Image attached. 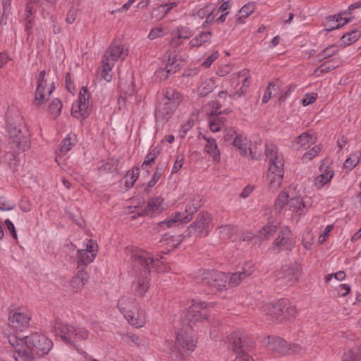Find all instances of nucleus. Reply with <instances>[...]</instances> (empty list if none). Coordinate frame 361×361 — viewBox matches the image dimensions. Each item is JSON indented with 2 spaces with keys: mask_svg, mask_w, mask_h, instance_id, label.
Returning a JSON list of instances; mask_svg holds the SVG:
<instances>
[{
  "mask_svg": "<svg viewBox=\"0 0 361 361\" xmlns=\"http://www.w3.org/2000/svg\"><path fill=\"white\" fill-rule=\"evenodd\" d=\"M120 87L121 90L123 92L124 97L121 96L118 99V102H120L121 99L125 101L128 97H132L135 94V89L133 81H131L130 85L128 86L126 84L121 82Z\"/></svg>",
  "mask_w": 361,
  "mask_h": 361,
  "instance_id": "49530a36",
  "label": "nucleus"
},
{
  "mask_svg": "<svg viewBox=\"0 0 361 361\" xmlns=\"http://www.w3.org/2000/svg\"><path fill=\"white\" fill-rule=\"evenodd\" d=\"M11 148L13 149V152H6L5 154V159L6 161L8 162V165L11 167L12 166H16L17 164L16 154L20 151L18 150L16 146L14 145H11Z\"/></svg>",
  "mask_w": 361,
  "mask_h": 361,
  "instance_id": "3c124183",
  "label": "nucleus"
},
{
  "mask_svg": "<svg viewBox=\"0 0 361 361\" xmlns=\"http://www.w3.org/2000/svg\"><path fill=\"white\" fill-rule=\"evenodd\" d=\"M152 15L155 16L157 18L161 19L166 16L164 7L160 5L155 8L152 11Z\"/></svg>",
  "mask_w": 361,
  "mask_h": 361,
  "instance_id": "774afa93",
  "label": "nucleus"
},
{
  "mask_svg": "<svg viewBox=\"0 0 361 361\" xmlns=\"http://www.w3.org/2000/svg\"><path fill=\"white\" fill-rule=\"evenodd\" d=\"M46 75L47 71H42L37 78V88L34 103L37 106L44 104L55 89L54 82L48 87Z\"/></svg>",
  "mask_w": 361,
  "mask_h": 361,
  "instance_id": "1a4fd4ad",
  "label": "nucleus"
},
{
  "mask_svg": "<svg viewBox=\"0 0 361 361\" xmlns=\"http://www.w3.org/2000/svg\"><path fill=\"white\" fill-rule=\"evenodd\" d=\"M268 345L271 350L281 355H290L292 354H302L304 353L302 348L298 344H288L280 337H268Z\"/></svg>",
  "mask_w": 361,
  "mask_h": 361,
  "instance_id": "6e6552de",
  "label": "nucleus"
},
{
  "mask_svg": "<svg viewBox=\"0 0 361 361\" xmlns=\"http://www.w3.org/2000/svg\"><path fill=\"white\" fill-rule=\"evenodd\" d=\"M210 215L208 213L199 214L196 220L188 228V235L195 237H205L209 233Z\"/></svg>",
  "mask_w": 361,
  "mask_h": 361,
  "instance_id": "f8f14e48",
  "label": "nucleus"
},
{
  "mask_svg": "<svg viewBox=\"0 0 361 361\" xmlns=\"http://www.w3.org/2000/svg\"><path fill=\"white\" fill-rule=\"evenodd\" d=\"M214 81L211 79H207L202 82L198 87V92L202 97L206 96L212 91L214 87Z\"/></svg>",
  "mask_w": 361,
  "mask_h": 361,
  "instance_id": "09e8293b",
  "label": "nucleus"
},
{
  "mask_svg": "<svg viewBox=\"0 0 361 361\" xmlns=\"http://www.w3.org/2000/svg\"><path fill=\"white\" fill-rule=\"evenodd\" d=\"M118 308L124 317H129L132 312L137 307L135 299L134 298L123 296L118 300Z\"/></svg>",
  "mask_w": 361,
  "mask_h": 361,
  "instance_id": "a878e982",
  "label": "nucleus"
},
{
  "mask_svg": "<svg viewBox=\"0 0 361 361\" xmlns=\"http://www.w3.org/2000/svg\"><path fill=\"white\" fill-rule=\"evenodd\" d=\"M360 347H354L343 354L342 361H357L361 357Z\"/></svg>",
  "mask_w": 361,
  "mask_h": 361,
  "instance_id": "37998d69",
  "label": "nucleus"
},
{
  "mask_svg": "<svg viewBox=\"0 0 361 361\" xmlns=\"http://www.w3.org/2000/svg\"><path fill=\"white\" fill-rule=\"evenodd\" d=\"M317 141V137L314 133H303L299 135L295 140L294 145H296V148L299 149L301 147H310L314 144Z\"/></svg>",
  "mask_w": 361,
  "mask_h": 361,
  "instance_id": "7c9ffc66",
  "label": "nucleus"
},
{
  "mask_svg": "<svg viewBox=\"0 0 361 361\" xmlns=\"http://www.w3.org/2000/svg\"><path fill=\"white\" fill-rule=\"evenodd\" d=\"M295 243L291 231L285 227L280 230L277 238L274 242L273 247L279 251L289 250L293 247Z\"/></svg>",
  "mask_w": 361,
  "mask_h": 361,
  "instance_id": "f3484780",
  "label": "nucleus"
},
{
  "mask_svg": "<svg viewBox=\"0 0 361 361\" xmlns=\"http://www.w3.org/2000/svg\"><path fill=\"white\" fill-rule=\"evenodd\" d=\"M233 145L238 149L242 156L250 155L253 159L250 142L246 137H243L242 135H236L233 140Z\"/></svg>",
  "mask_w": 361,
  "mask_h": 361,
  "instance_id": "c85d7f7f",
  "label": "nucleus"
},
{
  "mask_svg": "<svg viewBox=\"0 0 361 361\" xmlns=\"http://www.w3.org/2000/svg\"><path fill=\"white\" fill-rule=\"evenodd\" d=\"M31 319L30 312L25 307L11 309L8 313V324L13 329L22 331L28 327Z\"/></svg>",
  "mask_w": 361,
  "mask_h": 361,
  "instance_id": "9b49d317",
  "label": "nucleus"
},
{
  "mask_svg": "<svg viewBox=\"0 0 361 361\" xmlns=\"http://www.w3.org/2000/svg\"><path fill=\"white\" fill-rule=\"evenodd\" d=\"M283 307H286V300H281L276 303L264 305L262 312L273 319H282L284 314Z\"/></svg>",
  "mask_w": 361,
  "mask_h": 361,
  "instance_id": "412c9836",
  "label": "nucleus"
},
{
  "mask_svg": "<svg viewBox=\"0 0 361 361\" xmlns=\"http://www.w3.org/2000/svg\"><path fill=\"white\" fill-rule=\"evenodd\" d=\"M159 153V151L154 148L152 149L146 156L145 161L142 163V167L143 169L147 168V166L153 162Z\"/></svg>",
  "mask_w": 361,
  "mask_h": 361,
  "instance_id": "bf43d9fd",
  "label": "nucleus"
},
{
  "mask_svg": "<svg viewBox=\"0 0 361 361\" xmlns=\"http://www.w3.org/2000/svg\"><path fill=\"white\" fill-rule=\"evenodd\" d=\"M78 269L79 270L76 276H74L71 281V286L77 290L82 288L89 279V276L87 273L84 271V268L81 267V269Z\"/></svg>",
  "mask_w": 361,
  "mask_h": 361,
  "instance_id": "473e14b6",
  "label": "nucleus"
},
{
  "mask_svg": "<svg viewBox=\"0 0 361 361\" xmlns=\"http://www.w3.org/2000/svg\"><path fill=\"white\" fill-rule=\"evenodd\" d=\"M176 339L183 348L187 350L192 351L196 347L197 341L192 331L180 330L177 334Z\"/></svg>",
  "mask_w": 361,
  "mask_h": 361,
  "instance_id": "5701e85b",
  "label": "nucleus"
},
{
  "mask_svg": "<svg viewBox=\"0 0 361 361\" xmlns=\"http://www.w3.org/2000/svg\"><path fill=\"white\" fill-rule=\"evenodd\" d=\"M265 154L269 161H271L274 159H282L278 156V148L274 145L267 146L265 149Z\"/></svg>",
  "mask_w": 361,
  "mask_h": 361,
  "instance_id": "864d4df0",
  "label": "nucleus"
},
{
  "mask_svg": "<svg viewBox=\"0 0 361 361\" xmlns=\"http://www.w3.org/2000/svg\"><path fill=\"white\" fill-rule=\"evenodd\" d=\"M90 111V94L86 87H82L79 92L78 100L72 106L71 114L78 119H84L89 116Z\"/></svg>",
  "mask_w": 361,
  "mask_h": 361,
  "instance_id": "0eeeda50",
  "label": "nucleus"
},
{
  "mask_svg": "<svg viewBox=\"0 0 361 361\" xmlns=\"http://www.w3.org/2000/svg\"><path fill=\"white\" fill-rule=\"evenodd\" d=\"M300 276L299 270L294 266H284L276 274L277 280L282 281L285 284H293Z\"/></svg>",
  "mask_w": 361,
  "mask_h": 361,
  "instance_id": "6ab92c4d",
  "label": "nucleus"
},
{
  "mask_svg": "<svg viewBox=\"0 0 361 361\" xmlns=\"http://www.w3.org/2000/svg\"><path fill=\"white\" fill-rule=\"evenodd\" d=\"M8 341L12 347H16V344L18 343V345H22V348H24L25 351H30L32 354H47L53 346L51 340L38 333H33L23 338H19L16 335H10L8 336Z\"/></svg>",
  "mask_w": 361,
  "mask_h": 361,
  "instance_id": "f03ea898",
  "label": "nucleus"
},
{
  "mask_svg": "<svg viewBox=\"0 0 361 361\" xmlns=\"http://www.w3.org/2000/svg\"><path fill=\"white\" fill-rule=\"evenodd\" d=\"M97 252V244L95 241L89 240L86 249L78 250L77 252L78 268H84L93 262Z\"/></svg>",
  "mask_w": 361,
  "mask_h": 361,
  "instance_id": "2eb2a0df",
  "label": "nucleus"
},
{
  "mask_svg": "<svg viewBox=\"0 0 361 361\" xmlns=\"http://www.w3.org/2000/svg\"><path fill=\"white\" fill-rule=\"evenodd\" d=\"M164 103L166 102L161 99L155 114L156 118L161 121H167L177 108L174 105L165 104Z\"/></svg>",
  "mask_w": 361,
  "mask_h": 361,
  "instance_id": "393cba45",
  "label": "nucleus"
},
{
  "mask_svg": "<svg viewBox=\"0 0 361 361\" xmlns=\"http://www.w3.org/2000/svg\"><path fill=\"white\" fill-rule=\"evenodd\" d=\"M208 316L209 311L207 305L204 302H196L189 307L185 314V318L190 324L207 319Z\"/></svg>",
  "mask_w": 361,
  "mask_h": 361,
  "instance_id": "dca6fc26",
  "label": "nucleus"
},
{
  "mask_svg": "<svg viewBox=\"0 0 361 361\" xmlns=\"http://www.w3.org/2000/svg\"><path fill=\"white\" fill-rule=\"evenodd\" d=\"M186 217V214L185 212H176L173 214L171 215L168 219L162 221L161 224H166L168 228L172 227L174 224L176 222H180L182 224L188 223V221H185V218Z\"/></svg>",
  "mask_w": 361,
  "mask_h": 361,
  "instance_id": "c9c22d12",
  "label": "nucleus"
},
{
  "mask_svg": "<svg viewBox=\"0 0 361 361\" xmlns=\"http://www.w3.org/2000/svg\"><path fill=\"white\" fill-rule=\"evenodd\" d=\"M125 319L130 324L136 328L143 326L146 322L145 312L140 309L138 306L130 312L129 317H126Z\"/></svg>",
  "mask_w": 361,
  "mask_h": 361,
  "instance_id": "cd10ccee",
  "label": "nucleus"
},
{
  "mask_svg": "<svg viewBox=\"0 0 361 361\" xmlns=\"http://www.w3.org/2000/svg\"><path fill=\"white\" fill-rule=\"evenodd\" d=\"M253 271L251 263L245 264L243 267V271L233 273L228 275L227 286L234 287L238 286L240 282L250 276Z\"/></svg>",
  "mask_w": 361,
  "mask_h": 361,
  "instance_id": "aec40b11",
  "label": "nucleus"
},
{
  "mask_svg": "<svg viewBox=\"0 0 361 361\" xmlns=\"http://www.w3.org/2000/svg\"><path fill=\"white\" fill-rule=\"evenodd\" d=\"M128 54V49H124L121 42L115 40L105 51L102 60L114 66L118 59L124 60Z\"/></svg>",
  "mask_w": 361,
  "mask_h": 361,
  "instance_id": "4468645a",
  "label": "nucleus"
},
{
  "mask_svg": "<svg viewBox=\"0 0 361 361\" xmlns=\"http://www.w3.org/2000/svg\"><path fill=\"white\" fill-rule=\"evenodd\" d=\"M75 135H68L61 143L59 149L60 152L62 154L67 153L75 145Z\"/></svg>",
  "mask_w": 361,
  "mask_h": 361,
  "instance_id": "79ce46f5",
  "label": "nucleus"
},
{
  "mask_svg": "<svg viewBox=\"0 0 361 361\" xmlns=\"http://www.w3.org/2000/svg\"><path fill=\"white\" fill-rule=\"evenodd\" d=\"M15 352L17 353V356L15 355L16 361H39L37 360L34 354H32L30 351H25L24 348H22V345H18L16 344V347H13Z\"/></svg>",
  "mask_w": 361,
  "mask_h": 361,
  "instance_id": "f704fd0d",
  "label": "nucleus"
},
{
  "mask_svg": "<svg viewBox=\"0 0 361 361\" xmlns=\"http://www.w3.org/2000/svg\"><path fill=\"white\" fill-rule=\"evenodd\" d=\"M271 89L276 90L277 89H279V87L276 86V83H274L273 82H269L266 90H265L264 96L262 97V103H264V104L267 103L269 102V100L270 99V98L271 97V95H272Z\"/></svg>",
  "mask_w": 361,
  "mask_h": 361,
  "instance_id": "052dcab7",
  "label": "nucleus"
},
{
  "mask_svg": "<svg viewBox=\"0 0 361 361\" xmlns=\"http://www.w3.org/2000/svg\"><path fill=\"white\" fill-rule=\"evenodd\" d=\"M167 344L169 345V353L171 355L172 357L180 361L183 360V355L176 346H174L173 341H167Z\"/></svg>",
  "mask_w": 361,
  "mask_h": 361,
  "instance_id": "4d7b16f0",
  "label": "nucleus"
},
{
  "mask_svg": "<svg viewBox=\"0 0 361 361\" xmlns=\"http://www.w3.org/2000/svg\"><path fill=\"white\" fill-rule=\"evenodd\" d=\"M166 34V30L163 28V27H154L152 28L149 35H148V37L151 39V40H153V39H155L158 37H163L164 35H165Z\"/></svg>",
  "mask_w": 361,
  "mask_h": 361,
  "instance_id": "680f3d73",
  "label": "nucleus"
},
{
  "mask_svg": "<svg viewBox=\"0 0 361 361\" xmlns=\"http://www.w3.org/2000/svg\"><path fill=\"white\" fill-rule=\"evenodd\" d=\"M197 281L213 290L227 288L228 275L215 270H203L197 277Z\"/></svg>",
  "mask_w": 361,
  "mask_h": 361,
  "instance_id": "423d86ee",
  "label": "nucleus"
},
{
  "mask_svg": "<svg viewBox=\"0 0 361 361\" xmlns=\"http://www.w3.org/2000/svg\"><path fill=\"white\" fill-rule=\"evenodd\" d=\"M350 21V19L343 18L341 14L329 16V22L333 23H337L335 25H329L326 28L327 32H331L335 29H338L341 26L347 24Z\"/></svg>",
  "mask_w": 361,
  "mask_h": 361,
  "instance_id": "e433bc0d",
  "label": "nucleus"
},
{
  "mask_svg": "<svg viewBox=\"0 0 361 361\" xmlns=\"http://www.w3.org/2000/svg\"><path fill=\"white\" fill-rule=\"evenodd\" d=\"M360 159V153H353L345 159L344 162V167L349 170H352L359 163Z\"/></svg>",
  "mask_w": 361,
  "mask_h": 361,
  "instance_id": "de8ad7c7",
  "label": "nucleus"
},
{
  "mask_svg": "<svg viewBox=\"0 0 361 361\" xmlns=\"http://www.w3.org/2000/svg\"><path fill=\"white\" fill-rule=\"evenodd\" d=\"M165 209L164 205V199L161 197H155L151 198L141 214L146 216H154L160 214Z\"/></svg>",
  "mask_w": 361,
  "mask_h": 361,
  "instance_id": "4be33fe9",
  "label": "nucleus"
},
{
  "mask_svg": "<svg viewBox=\"0 0 361 361\" xmlns=\"http://www.w3.org/2000/svg\"><path fill=\"white\" fill-rule=\"evenodd\" d=\"M242 78L243 80V85L240 87L238 90L235 91L234 92L230 94V97L233 99H236L243 96L245 94L246 89L248 87L247 78H248V71L244 69L238 73H233L232 75V80L235 81Z\"/></svg>",
  "mask_w": 361,
  "mask_h": 361,
  "instance_id": "bb28decb",
  "label": "nucleus"
},
{
  "mask_svg": "<svg viewBox=\"0 0 361 361\" xmlns=\"http://www.w3.org/2000/svg\"><path fill=\"white\" fill-rule=\"evenodd\" d=\"M117 164L116 159H109L105 162H102L99 168L107 172H113L116 169Z\"/></svg>",
  "mask_w": 361,
  "mask_h": 361,
  "instance_id": "603ef678",
  "label": "nucleus"
},
{
  "mask_svg": "<svg viewBox=\"0 0 361 361\" xmlns=\"http://www.w3.org/2000/svg\"><path fill=\"white\" fill-rule=\"evenodd\" d=\"M338 66V64H336L331 61H328L321 64L317 71H319L321 73H327L335 69Z\"/></svg>",
  "mask_w": 361,
  "mask_h": 361,
  "instance_id": "e2e57ef3",
  "label": "nucleus"
},
{
  "mask_svg": "<svg viewBox=\"0 0 361 361\" xmlns=\"http://www.w3.org/2000/svg\"><path fill=\"white\" fill-rule=\"evenodd\" d=\"M62 103L59 99H54L49 105V111L53 115H59L61 111Z\"/></svg>",
  "mask_w": 361,
  "mask_h": 361,
  "instance_id": "13d9d810",
  "label": "nucleus"
},
{
  "mask_svg": "<svg viewBox=\"0 0 361 361\" xmlns=\"http://www.w3.org/2000/svg\"><path fill=\"white\" fill-rule=\"evenodd\" d=\"M255 8V6L253 3H248L244 5L239 11L240 17L238 19H240V18L248 17L251 13L254 12Z\"/></svg>",
  "mask_w": 361,
  "mask_h": 361,
  "instance_id": "5fc2aeb1",
  "label": "nucleus"
},
{
  "mask_svg": "<svg viewBox=\"0 0 361 361\" xmlns=\"http://www.w3.org/2000/svg\"><path fill=\"white\" fill-rule=\"evenodd\" d=\"M54 330L56 336L70 345L77 341L88 338L89 332L84 328L75 327L73 325L63 323L56 320L54 323Z\"/></svg>",
  "mask_w": 361,
  "mask_h": 361,
  "instance_id": "39448f33",
  "label": "nucleus"
},
{
  "mask_svg": "<svg viewBox=\"0 0 361 361\" xmlns=\"http://www.w3.org/2000/svg\"><path fill=\"white\" fill-rule=\"evenodd\" d=\"M7 133L11 140L10 145H16L18 150L23 152L29 148V134L19 114L14 116L8 114Z\"/></svg>",
  "mask_w": 361,
  "mask_h": 361,
  "instance_id": "7ed1b4c3",
  "label": "nucleus"
},
{
  "mask_svg": "<svg viewBox=\"0 0 361 361\" xmlns=\"http://www.w3.org/2000/svg\"><path fill=\"white\" fill-rule=\"evenodd\" d=\"M219 105L216 104V106H213V110L209 117V128L214 133L219 132L226 121L225 118L221 116V112L219 111Z\"/></svg>",
  "mask_w": 361,
  "mask_h": 361,
  "instance_id": "b1692460",
  "label": "nucleus"
},
{
  "mask_svg": "<svg viewBox=\"0 0 361 361\" xmlns=\"http://www.w3.org/2000/svg\"><path fill=\"white\" fill-rule=\"evenodd\" d=\"M338 52V49L336 45H330L320 51L317 54V58L318 61H322L336 55Z\"/></svg>",
  "mask_w": 361,
  "mask_h": 361,
  "instance_id": "ea45409f",
  "label": "nucleus"
},
{
  "mask_svg": "<svg viewBox=\"0 0 361 361\" xmlns=\"http://www.w3.org/2000/svg\"><path fill=\"white\" fill-rule=\"evenodd\" d=\"M202 138L207 142L204 147L206 152L212 157L214 161H219L220 160V152L218 149L216 140L205 135H203Z\"/></svg>",
  "mask_w": 361,
  "mask_h": 361,
  "instance_id": "c756f323",
  "label": "nucleus"
},
{
  "mask_svg": "<svg viewBox=\"0 0 361 361\" xmlns=\"http://www.w3.org/2000/svg\"><path fill=\"white\" fill-rule=\"evenodd\" d=\"M139 176V168H133L128 171L124 177L125 186L127 189L133 187Z\"/></svg>",
  "mask_w": 361,
  "mask_h": 361,
  "instance_id": "4c0bfd02",
  "label": "nucleus"
},
{
  "mask_svg": "<svg viewBox=\"0 0 361 361\" xmlns=\"http://www.w3.org/2000/svg\"><path fill=\"white\" fill-rule=\"evenodd\" d=\"M319 171L320 174L314 177L313 185L317 190H321L331 180L334 176V171L324 163L319 166Z\"/></svg>",
  "mask_w": 361,
  "mask_h": 361,
  "instance_id": "a211bd4d",
  "label": "nucleus"
},
{
  "mask_svg": "<svg viewBox=\"0 0 361 361\" xmlns=\"http://www.w3.org/2000/svg\"><path fill=\"white\" fill-rule=\"evenodd\" d=\"M283 165V159H276L269 161L267 179L270 188L276 190L281 186L284 175Z\"/></svg>",
  "mask_w": 361,
  "mask_h": 361,
  "instance_id": "9d476101",
  "label": "nucleus"
},
{
  "mask_svg": "<svg viewBox=\"0 0 361 361\" xmlns=\"http://www.w3.org/2000/svg\"><path fill=\"white\" fill-rule=\"evenodd\" d=\"M360 36L361 33L360 31L357 30H353L350 32L343 35L341 37V40L345 46H348L356 42L360 37Z\"/></svg>",
  "mask_w": 361,
  "mask_h": 361,
  "instance_id": "58836bf2",
  "label": "nucleus"
},
{
  "mask_svg": "<svg viewBox=\"0 0 361 361\" xmlns=\"http://www.w3.org/2000/svg\"><path fill=\"white\" fill-rule=\"evenodd\" d=\"M212 33L208 30L201 31L199 34H197L194 38H192L190 42V45L191 47H198L205 42L210 40L212 38Z\"/></svg>",
  "mask_w": 361,
  "mask_h": 361,
  "instance_id": "72a5a7b5",
  "label": "nucleus"
},
{
  "mask_svg": "<svg viewBox=\"0 0 361 361\" xmlns=\"http://www.w3.org/2000/svg\"><path fill=\"white\" fill-rule=\"evenodd\" d=\"M283 312L284 314L283 315V319L295 317L298 313L296 307L289 304L287 300H286V307H283Z\"/></svg>",
  "mask_w": 361,
  "mask_h": 361,
  "instance_id": "6e6d98bb",
  "label": "nucleus"
},
{
  "mask_svg": "<svg viewBox=\"0 0 361 361\" xmlns=\"http://www.w3.org/2000/svg\"><path fill=\"white\" fill-rule=\"evenodd\" d=\"M219 56V52L217 51H214L212 54H211L209 56L207 57V59L202 63V66L205 67H209L212 65V63L218 59Z\"/></svg>",
  "mask_w": 361,
  "mask_h": 361,
  "instance_id": "338daca9",
  "label": "nucleus"
},
{
  "mask_svg": "<svg viewBox=\"0 0 361 361\" xmlns=\"http://www.w3.org/2000/svg\"><path fill=\"white\" fill-rule=\"evenodd\" d=\"M164 97L161 100L164 101L165 104H171L178 106L181 102V96L179 92L173 89H167L163 92Z\"/></svg>",
  "mask_w": 361,
  "mask_h": 361,
  "instance_id": "2f4dec72",
  "label": "nucleus"
},
{
  "mask_svg": "<svg viewBox=\"0 0 361 361\" xmlns=\"http://www.w3.org/2000/svg\"><path fill=\"white\" fill-rule=\"evenodd\" d=\"M298 215L304 214L307 211L302 198L297 195L295 188L290 187L284 188L278 195L275 202V209L280 212L285 206Z\"/></svg>",
  "mask_w": 361,
  "mask_h": 361,
  "instance_id": "20e7f679",
  "label": "nucleus"
},
{
  "mask_svg": "<svg viewBox=\"0 0 361 361\" xmlns=\"http://www.w3.org/2000/svg\"><path fill=\"white\" fill-rule=\"evenodd\" d=\"M276 231V226L274 225H266L258 232L257 236L262 240L268 239Z\"/></svg>",
  "mask_w": 361,
  "mask_h": 361,
  "instance_id": "a18cd8bd",
  "label": "nucleus"
},
{
  "mask_svg": "<svg viewBox=\"0 0 361 361\" xmlns=\"http://www.w3.org/2000/svg\"><path fill=\"white\" fill-rule=\"evenodd\" d=\"M102 70L101 73L102 78L105 80L106 82H110L112 79V68L114 65L104 62V61H102Z\"/></svg>",
  "mask_w": 361,
  "mask_h": 361,
  "instance_id": "8fccbe9b",
  "label": "nucleus"
},
{
  "mask_svg": "<svg viewBox=\"0 0 361 361\" xmlns=\"http://www.w3.org/2000/svg\"><path fill=\"white\" fill-rule=\"evenodd\" d=\"M321 152V147L319 145L313 147L311 149L304 154L302 159L304 161L311 160Z\"/></svg>",
  "mask_w": 361,
  "mask_h": 361,
  "instance_id": "0e129e2a",
  "label": "nucleus"
},
{
  "mask_svg": "<svg viewBox=\"0 0 361 361\" xmlns=\"http://www.w3.org/2000/svg\"><path fill=\"white\" fill-rule=\"evenodd\" d=\"M229 348L236 355L247 352L253 347L252 341L248 340L247 337L240 331L231 333L227 338Z\"/></svg>",
  "mask_w": 361,
  "mask_h": 361,
  "instance_id": "ddd939ff",
  "label": "nucleus"
},
{
  "mask_svg": "<svg viewBox=\"0 0 361 361\" xmlns=\"http://www.w3.org/2000/svg\"><path fill=\"white\" fill-rule=\"evenodd\" d=\"M161 66L170 75L175 73L179 69V66L176 63L174 56H171V54L169 55L167 60Z\"/></svg>",
  "mask_w": 361,
  "mask_h": 361,
  "instance_id": "a19ab883",
  "label": "nucleus"
},
{
  "mask_svg": "<svg viewBox=\"0 0 361 361\" xmlns=\"http://www.w3.org/2000/svg\"><path fill=\"white\" fill-rule=\"evenodd\" d=\"M136 271H140V277L135 283V290L139 295H144L149 288L147 276L150 274L151 264L152 267L157 266V259L145 250H139L134 252L130 257Z\"/></svg>",
  "mask_w": 361,
  "mask_h": 361,
  "instance_id": "f257e3e1",
  "label": "nucleus"
},
{
  "mask_svg": "<svg viewBox=\"0 0 361 361\" xmlns=\"http://www.w3.org/2000/svg\"><path fill=\"white\" fill-rule=\"evenodd\" d=\"M180 39H186L192 36V32L189 28L180 27L173 32Z\"/></svg>",
  "mask_w": 361,
  "mask_h": 361,
  "instance_id": "69168bd1",
  "label": "nucleus"
},
{
  "mask_svg": "<svg viewBox=\"0 0 361 361\" xmlns=\"http://www.w3.org/2000/svg\"><path fill=\"white\" fill-rule=\"evenodd\" d=\"M237 231V228L231 225L227 224L218 228V233L222 239L231 238L233 234Z\"/></svg>",
  "mask_w": 361,
  "mask_h": 361,
  "instance_id": "c03bdc74",
  "label": "nucleus"
}]
</instances>
